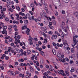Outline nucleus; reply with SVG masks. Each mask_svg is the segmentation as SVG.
Wrapping results in <instances>:
<instances>
[{
  "mask_svg": "<svg viewBox=\"0 0 78 78\" xmlns=\"http://www.w3.org/2000/svg\"><path fill=\"white\" fill-rule=\"evenodd\" d=\"M2 27H3V31H2V34H5V35H7V32L6 31V29H7V27L4 25L2 26Z\"/></svg>",
  "mask_w": 78,
  "mask_h": 78,
  "instance_id": "nucleus-1",
  "label": "nucleus"
},
{
  "mask_svg": "<svg viewBox=\"0 0 78 78\" xmlns=\"http://www.w3.org/2000/svg\"><path fill=\"white\" fill-rule=\"evenodd\" d=\"M73 43L72 44V46L73 47V48H75V45H76V44L77 43L78 41H76V39L75 38V37H73Z\"/></svg>",
  "mask_w": 78,
  "mask_h": 78,
  "instance_id": "nucleus-2",
  "label": "nucleus"
},
{
  "mask_svg": "<svg viewBox=\"0 0 78 78\" xmlns=\"http://www.w3.org/2000/svg\"><path fill=\"white\" fill-rule=\"evenodd\" d=\"M60 71H59V70L58 71V73L60 74H61V75H62L64 76H66V74H65L64 73V71H63V70L61 69V70H60ZM61 72H62V73H61Z\"/></svg>",
  "mask_w": 78,
  "mask_h": 78,
  "instance_id": "nucleus-3",
  "label": "nucleus"
},
{
  "mask_svg": "<svg viewBox=\"0 0 78 78\" xmlns=\"http://www.w3.org/2000/svg\"><path fill=\"white\" fill-rule=\"evenodd\" d=\"M33 37H31L29 36V39L28 40L30 42V45H33Z\"/></svg>",
  "mask_w": 78,
  "mask_h": 78,
  "instance_id": "nucleus-4",
  "label": "nucleus"
},
{
  "mask_svg": "<svg viewBox=\"0 0 78 78\" xmlns=\"http://www.w3.org/2000/svg\"><path fill=\"white\" fill-rule=\"evenodd\" d=\"M58 36L56 35H53L52 37H51V39L52 40H53L54 39H56L57 38Z\"/></svg>",
  "mask_w": 78,
  "mask_h": 78,
  "instance_id": "nucleus-5",
  "label": "nucleus"
},
{
  "mask_svg": "<svg viewBox=\"0 0 78 78\" xmlns=\"http://www.w3.org/2000/svg\"><path fill=\"white\" fill-rule=\"evenodd\" d=\"M30 30L29 28H27V30L26 31V33L27 35H29L30 34Z\"/></svg>",
  "mask_w": 78,
  "mask_h": 78,
  "instance_id": "nucleus-6",
  "label": "nucleus"
},
{
  "mask_svg": "<svg viewBox=\"0 0 78 78\" xmlns=\"http://www.w3.org/2000/svg\"><path fill=\"white\" fill-rule=\"evenodd\" d=\"M29 69H30V70L31 72H32V73H33V72H34V69H33V67H32L30 66Z\"/></svg>",
  "mask_w": 78,
  "mask_h": 78,
  "instance_id": "nucleus-7",
  "label": "nucleus"
},
{
  "mask_svg": "<svg viewBox=\"0 0 78 78\" xmlns=\"http://www.w3.org/2000/svg\"><path fill=\"white\" fill-rule=\"evenodd\" d=\"M56 45L57 46V47H62V46L63 45V44H59V43H57L56 44Z\"/></svg>",
  "mask_w": 78,
  "mask_h": 78,
  "instance_id": "nucleus-8",
  "label": "nucleus"
},
{
  "mask_svg": "<svg viewBox=\"0 0 78 78\" xmlns=\"http://www.w3.org/2000/svg\"><path fill=\"white\" fill-rule=\"evenodd\" d=\"M41 3L42 4V5H46V3L45 2V1L44 0H41Z\"/></svg>",
  "mask_w": 78,
  "mask_h": 78,
  "instance_id": "nucleus-9",
  "label": "nucleus"
},
{
  "mask_svg": "<svg viewBox=\"0 0 78 78\" xmlns=\"http://www.w3.org/2000/svg\"><path fill=\"white\" fill-rule=\"evenodd\" d=\"M52 44L53 46H54V47H55V48H56V49H58V47L56 46V44H55V43L53 42L52 43Z\"/></svg>",
  "mask_w": 78,
  "mask_h": 78,
  "instance_id": "nucleus-10",
  "label": "nucleus"
},
{
  "mask_svg": "<svg viewBox=\"0 0 78 78\" xmlns=\"http://www.w3.org/2000/svg\"><path fill=\"white\" fill-rule=\"evenodd\" d=\"M42 34L45 37H47V34H45L44 32H42V33H40V34Z\"/></svg>",
  "mask_w": 78,
  "mask_h": 78,
  "instance_id": "nucleus-11",
  "label": "nucleus"
},
{
  "mask_svg": "<svg viewBox=\"0 0 78 78\" xmlns=\"http://www.w3.org/2000/svg\"><path fill=\"white\" fill-rule=\"evenodd\" d=\"M6 2L8 5H11V1L10 0H7Z\"/></svg>",
  "mask_w": 78,
  "mask_h": 78,
  "instance_id": "nucleus-12",
  "label": "nucleus"
},
{
  "mask_svg": "<svg viewBox=\"0 0 78 78\" xmlns=\"http://www.w3.org/2000/svg\"><path fill=\"white\" fill-rule=\"evenodd\" d=\"M27 26L26 25H25L24 26H23L21 28L22 29V30H24V29H25L26 28H27Z\"/></svg>",
  "mask_w": 78,
  "mask_h": 78,
  "instance_id": "nucleus-13",
  "label": "nucleus"
},
{
  "mask_svg": "<svg viewBox=\"0 0 78 78\" xmlns=\"http://www.w3.org/2000/svg\"><path fill=\"white\" fill-rule=\"evenodd\" d=\"M63 45H68V44H67V42L66 40H65L64 41V42L63 43Z\"/></svg>",
  "mask_w": 78,
  "mask_h": 78,
  "instance_id": "nucleus-14",
  "label": "nucleus"
},
{
  "mask_svg": "<svg viewBox=\"0 0 78 78\" xmlns=\"http://www.w3.org/2000/svg\"><path fill=\"white\" fill-rule=\"evenodd\" d=\"M57 56L58 57H61V56L62 58H64V55H61L60 54L58 55Z\"/></svg>",
  "mask_w": 78,
  "mask_h": 78,
  "instance_id": "nucleus-15",
  "label": "nucleus"
},
{
  "mask_svg": "<svg viewBox=\"0 0 78 78\" xmlns=\"http://www.w3.org/2000/svg\"><path fill=\"white\" fill-rule=\"evenodd\" d=\"M19 14L20 15H21L22 16H25V13H22V12H19Z\"/></svg>",
  "mask_w": 78,
  "mask_h": 78,
  "instance_id": "nucleus-16",
  "label": "nucleus"
},
{
  "mask_svg": "<svg viewBox=\"0 0 78 78\" xmlns=\"http://www.w3.org/2000/svg\"><path fill=\"white\" fill-rule=\"evenodd\" d=\"M75 71V69L73 67L71 68V70H70V72L71 73L74 72Z\"/></svg>",
  "mask_w": 78,
  "mask_h": 78,
  "instance_id": "nucleus-17",
  "label": "nucleus"
},
{
  "mask_svg": "<svg viewBox=\"0 0 78 78\" xmlns=\"http://www.w3.org/2000/svg\"><path fill=\"white\" fill-rule=\"evenodd\" d=\"M16 9L18 11H20V7H19V6L18 5H17L16 6Z\"/></svg>",
  "mask_w": 78,
  "mask_h": 78,
  "instance_id": "nucleus-18",
  "label": "nucleus"
},
{
  "mask_svg": "<svg viewBox=\"0 0 78 78\" xmlns=\"http://www.w3.org/2000/svg\"><path fill=\"white\" fill-rule=\"evenodd\" d=\"M65 72L67 76H69V72L66 70L65 71Z\"/></svg>",
  "mask_w": 78,
  "mask_h": 78,
  "instance_id": "nucleus-19",
  "label": "nucleus"
},
{
  "mask_svg": "<svg viewBox=\"0 0 78 78\" xmlns=\"http://www.w3.org/2000/svg\"><path fill=\"white\" fill-rule=\"evenodd\" d=\"M53 31H49L48 32V34H50V35H51L52 34H53Z\"/></svg>",
  "mask_w": 78,
  "mask_h": 78,
  "instance_id": "nucleus-20",
  "label": "nucleus"
},
{
  "mask_svg": "<svg viewBox=\"0 0 78 78\" xmlns=\"http://www.w3.org/2000/svg\"><path fill=\"white\" fill-rule=\"evenodd\" d=\"M74 15H75V16L76 17H78V12H75L74 13Z\"/></svg>",
  "mask_w": 78,
  "mask_h": 78,
  "instance_id": "nucleus-21",
  "label": "nucleus"
},
{
  "mask_svg": "<svg viewBox=\"0 0 78 78\" xmlns=\"http://www.w3.org/2000/svg\"><path fill=\"white\" fill-rule=\"evenodd\" d=\"M48 42L47 41V40L46 39H44V41L43 42V44H46Z\"/></svg>",
  "mask_w": 78,
  "mask_h": 78,
  "instance_id": "nucleus-22",
  "label": "nucleus"
},
{
  "mask_svg": "<svg viewBox=\"0 0 78 78\" xmlns=\"http://www.w3.org/2000/svg\"><path fill=\"white\" fill-rule=\"evenodd\" d=\"M8 10L9 11H11V12H13V11H14V10H13V9L11 8L9 9H8Z\"/></svg>",
  "mask_w": 78,
  "mask_h": 78,
  "instance_id": "nucleus-23",
  "label": "nucleus"
},
{
  "mask_svg": "<svg viewBox=\"0 0 78 78\" xmlns=\"http://www.w3.org/2000/svg\"><path fill=\"white\" fill-rule=\"evenodd\" d=\"M5 20L7 22H9V19H8V17L5 18Z\"/></svg>",
  "mask_w": 78,
  "mask_h": 78,
  "instance_id": "nucleus-24",
  "label": "nucleus"
},
{
  "mask_svg": "<svg viewBox=\"0 0 78 78\" xmlns=\"http://www.w3.org/2000/svg\"><path fill=\"white\" fill-rule=\"evenodd\" d=\"M32 57H31V59L32 60H34V57L35 55H32Z\"/></svg>",
  "mask_w": 78,
  "mask_h": 78,
  "instance_id": "nucleus-25",
  "label": "nucleus"
},
{
  "mask_svg": "<svg viewBox=\"0 0 78 78\" xmlns=\"http://www.w3.org/2000/svg\"><path fill=\"white\" fill-rule=\"evenodd\" d=\"M31 52V51L30 50H28L27 51V54H30Z\"/></svg>",
  "mask_w": 78,
  "mask_h": 78,
  "instance_id": "nucleus-26",
  "label": "nucleus"
},
{
  "mask_svg": "<svg viewBox=\"0 0 78 78\" xmlns=\"http://www.w3.org/2000/svg\"><path fill=\"white\" fill-rule=\"evenodd\" d=\"M47 72L48 75H51V74H52V73L50 71H48Z\"/></svg>",
  "mask_w": 78,
  "mask_h": 78,
  "instance_id": "nucleus-27",
  "label": "nucleus"
},
{
  "mask_svg": "<svg viewBox=\"0 0 78 78\" xmlns=\"http://www.w3.org/2000/svg\"><path fill=\"white\" fill-rule=\"evenodd\" d=\"M23 8L25 9H27V7L26 6V5L24 4L23 5Z\"/></svg>",
  "mask_w": 78,
  "mask_h": 78,
  "instance_id": "nucleus-28",
  "label": "nucleus"
},
{
  "mask_svg": "<svg viewBox=\"0 0 78 78\" xmlns=\"http://www.w3.org/2000/svg\"><path fill=\"white\" fill-rule=\"evenodd\" d=\"M20 76L22 78H23L24 77V75L23 74H20Z\"/></svg>",
  "mask_w": 78,
  "mask_h": 78,
  "instance_id": "nucleus-29",
  "label": "nucleus"
},
{
  "mask_svg": "<svg viewBox=\"0 0 78 78\" xmlns=\"http://www.w3.org/2000/svg\"><path fill=\"white\" fill-rule=\"evenodd\" d=\"M12 75L13 76H16V73L15 72H13L12 73Z\"/></svg>",
  "mask_w": 78,
  "mask_h": 78,
  "instance_id": "nucleus-30",
  "label": "nucleus"
},
{
  "mask_svg": "<svg viewBox=\"0 0 78 78\" xmlns=\"http://www.w3.org/2000/svg\"><path fill=\"white\" fill-rule=\"evenodd\" d=\"M55 14L57 16H58V12H57V11L56 10L55 11Z\"/></svg>",
  "mask_w": 78,
  "mask_h": 78,
  "instance_id": "nucleus-31",
  "label": "nucleus"
},
{
  "mask_svg": "<svg viewBox=\"0 0 78 78\" xmlns=\"http://www.w3.org/2000/svg\"><path fill=\"white\" fill-rule=\"evenodd\" d=\"M44 9L46 11L47 13H48V9H47V8L45 7L44 8Z\"/></svg>",
  "mask_w": 78,
  "mask_h": 78,
  "instance_id": "nucleus-32",
  "label": "nucleus"
},
{
  "mask_svg": "<svg viewBox=\"0 0 78 78\" xmlns=\"http://www.w3.org/2000/svg\"><path fill=\"white\" fill-rule=\"evenodd\" d=\"M49 25H48V27H50V26H51V25H52V22H49Z\"/></svg>",
  "mask_w": 78,
  "mask_h": 78,
  "instance_id": "nucleus-33",
  "label": "nucleus"
},
{
  "mask_svg": "<svg viewBox=\"0 0 78 78\" xmlns=\"http://www.w3.org/2000/svg\"><path fill=\"white\" fill-rule=\"evenodd\" d=\"M52 52L53 53V54L54 55H56V51L55 50H52Z\"/></svg>",
  "mask_w": 78,
  "mask_h": 78,
  "instance_id": "nucleus-34",
  "label": "nucleus"
},
{
  "mask_svg": "<svg viewBox=\"0 0 78 78\" xmlns=\"http://www.w3.org/2000/svg\"><path fill=\"white\" fill-rule=\"evenodd\" d=\"M36 65L37 66H39V62H38V61H36Z\"/></svg>",
  "mask_w": 78,
  "mask_h": 78,
  "instance_id": "nucleus-35",
  "label": "nucleus"
},
{
  "mask_svg": "<svg viewBox=\"0 0 78 78\" xmlns=\"http://www.w3.org/2000/svg\"><path fill=\"white\" fill-rule=\"evenodd\" d=\"M31 20H34V16H32Z\"/></svg>",
  "mask_w": 78,
  "mask_h": 78,
  "instance_id": "nucleus-36",
  "label": "nucleus"
},
{
  "mask_svg": "<svg viewBox=\"0 0 78 78\" xmlns=\"http://www.w3.org/2000/svg\"><path fill=\"white\" fill-rule=\"evenodd\" d=\"M11 47H9V48L8 49V51L9 52H10V51H11Z\"/></svg>",
  "mask_w": 78,
  "mask_h": 78,
  "instance_id": "nucleus-37",
  "label": "nucleus"
},
{
  "mask_svg": "<svg viewBox=\"0 0 78 78\" xmlns=\"http://www.w3.org/2000/svg\"><path fill=\"white\" fill-rule=\"evenodd\" d=\"M71 52H72V53H74V52H75V50L73 49V48H71Z\"/></svg>",
  "mask_w": 78,
  "mask_h": 78,
  "instance_id": "nucleus-38",
  "label": "nucleus"
},
{
  "mask_svg": "<svg viewBox=\"0 0 78 78\" xmlns=\"http://www.w3.org/2000/svg\"><path fill=\"white\" fill-rule=\"evenodd\" d=\"M58 30L59 33H61V32H62V33H63V32L62 31V30H61V29H58Z\"/></svg>",
  "mask_w": 78,
  "mask_h": 78,
  "instance_id": "nucleus-39",
  "label": "nucleus"
},
{
  "mask_svg": "<svg viewBox=\"0 0 78 78\" xmlns=\"http://www.w3.org/2000/svg\"><path fill=\"white\" fill-rule=\"evenodd\" d=\"M66 62V60H65V58H63V59H62V62Z\"/></svg>",
  "mask_w": 78,
  "mask_h": 78,
  "instance_id": "nucleus-40",
  "label": "nucleus"
},
{
  "mask_svg": "<svg viewBox=\"0 0 78 78\" xmlns=\"http://www.w3.org/2000/svg\"><path fill=\"white\" fill-rule=\"evenodd\" d=\"M62 14H65L66 12H65V11L64 10H62Z\"/></svg>",
  "mask_w": 78,
  "mask_h": 78,
  "instance_id": "nucleus-41",
  "label": "nucleus"
},
{
  "mask_svg": "<svg viewBox=\"0 0 78 78\" xmlns=\"http://www.w3.org/2000/svg\"><path fill=\"white\" fill-rule=\"evenodd\" d=\"M61 36L62 37V38L63 39V38H64V34H61Z\"/></svg>",
  "mask_w": 78,
  "mask_h": 78,
  "instance_id": "nucleus-42",
  "label": "nucleus"
},
{
  "mask_svg": "<svg viewBox=\"0 0 78 78\" xmlns=\"http://www.w3.org/2000/svg\"><path fill=\"white\" fill-rule=\"evenodd\" d=\"M40 15L41 17H44V15L43 14V13H41Z\"/></svg>",
  "mask_w": 78,
  "mask_h": 78,
  "instance_id": "nucleus-43",
  "label": "nucleus"
},
{
  "mask_svg": "<svg viewBox=\"0 0 78 78\" xmlns=\"http://www.w3.org/2000/svg\"><path fill=\"white\" fill-rule=\"evenodd\" d=\"M52 23H53L54 25H56V21H55V20H53L52 21Z\"/></svg>",
  "mask_w": 78,
  "mask_h": 78,
  "instance_id": "nucleus-44",
  "label": "nucleus"
},
{
  "mask_svg": "<svg viewBox=\"0 0 78 78\" xmlns=\"http://www.w3.org/2000/svg\"><path fill=\"white\" fill-rule=\"evenodd\" d=\"M5 59L6 60H8L9 59V57L8 56H5Z\"/></svg>",
  "mask_w": 78,
  "mask_h": 78,
  "instance_id": "nucleus-45",
  "label": "nucleus"
},
{
  "mask_svg": "<svg viewBox=\"0 0 78 78\" xmlns=\"http://www.w3.org/2000/svg\"><path fill=\"white\" fill-rule=\"evenodd\" d=\"M9 37H9V36H7L5 37V38L6 39H9Z\"/></svg>",
  "mask_w": 78,
  "mask_h": 78,
  "instance_id": "nucleus-46",
  "label": "nucleus"
},
{
  "mask_svg": "<svg viewBox=\"0 0 78 78\" xmlns=\"http://www.w3.org/2000/svg\"><path fill=\"white\" fill-rule=\"evenodd\" d=\"M44 17L45 18V19H47L48 20H49V19H48V17H47V16H45V15H44Z\"/></svg>",
  "mask_w": 78,
  "mask_h": 78,
  "instance_id": "nucleus-47",
  "label": "nucleus"
},
{
  "mask_svg": "<svg viewBox=\"0 0 78 78\" xmlns=\"http://www.w3.org/2000/svg\"><path fill=\"white\" fill-rule=\"evenodd\" d=\"M35 67H36V69H37V70H38V71H40V69H39V67H37V66H36Z\"/></svg>",
  "mask_w": 78,
  "mask_h": 78,
  "instance_id": "nucleus-48",
  "label": "nucleus"
},
{
  "mask_svg": "<svg viewBox=\"0 0 78 78\" xmlns=\"http://www.w3.org/2000/svg\"><path fill=\"white\" fill-rule=\"evenodd\" d=\"M42 48L43 49H45L46 48V47L44 45H43L42 46Z\"/></svg>",
  "mask_w": 78,
  "mask_h": 78,
  "instance_id": "nucleus-49",
  "label": "nucleus"
},
{
  "mask_svg": "<svg viewBox=\"0 0 78 78\" xmlns=\"http://www.w3.org/2000/svg\"><path fill=\"white\" fill-rule=\"evenodd\" d=\"M13 72H12V70H9V71H8V72H9V73H12Z\"/></svg>",
  "mask_w": 78,
  "mask_h": 78,
  "instance_id": "nucleus-50",
  "label": "nucleus"
},
{
  "mask_svg": "<svg viewBox=\"0 0 78 78\" xmlns=\"http://www.w3.org/2000/svg\"><path fill=\"white\" fill-rule=\"evenodd\" d=\"M58 33V32L57 31H55L54 32L55 34H57Z\"/></svg>",
  "mask_w": 78,
  "mask_h": 78,
  "instance_id": "nucleus-51",
  "label": "nucleus"
},
{
  "mask_svg": "<svg viewBox=\"0 0 78 78\" xmlns=\"http://www.w3.org/2000/svg\"><path fill=\"white\" fill-rule=\"evenodd\" d=\"M0 68L1 69V70H4L3 66H0Z\"/></svg>",
  "mask_w": 78,
  "mask_h": 78,
  "instance_id": "nucleus-52",
  "label": "nucleus"
},
{
  "mask_svg": "<svg viewBox=\"0 0 78 78\" xmlns=\"http://www.w3.org/2000/svg\"><path fill=\"white\" fill-rule=\"evenodd\" d=\"M8 30L10 32H11V31H12V29L11 28H9Z\"/></svg>",
  "mask_w": 78,
  "mask_h": 78,
  "instance_id": "nucleus-53",
  "label": "nucleus"
},
{
  "mask_svg": "<svg viewBox=\"0 0 78 78\" xmlns=\"http://www.w3.org/2000/svg\"><path fill=\"white\" fill-rule=\"evenodd\" d=\"M19 61H21V62H23L24 60L23 58H21V59L19 60Z\"/></svg>",
  "mask_w": 78,
  "mask_h": 78,
  "instance_id": "nucleus-54",
  "label": "nucleus"
},
{
  "mask_svg": "<svg viewBox=\"0 0 78 78\" xmlns=\"http://www.w3.org/2000/svg\"><path fill=\"white\" fill-rule=\"evenodd\" d=\"M50 27V29H51L52 30H54V27H53V26H52L51 27Z\"/></svg>",
  "mask_w": 78,
  "mask_h": 78,
  "instance_id": "nucleus-55",
  "label": "nucleus"
},
{
  "mask_svg": "<svg viewBox=\"0 0 78 78\" xmlns=\"http://www.w3.org/2000/svg\"><path fill=\"white\" fill-rule=\"evenodd\" d=\"M20 23H21V24L23 23V21L20 20Z\"/></svg>",
  "mask_w": 78,
  "mask_h": 78,
  "instance_id": "nucleus-56",
  "label": "nucleus"
},
{
  "mask_svg": "<svg viewBox=\"0 0 78 78\" xmlns=\"http://www.w3.org/2000/svg\"><path fill=\"white\" fill-rule=\"evenodd\" d=\"M42 50V48H40L38 49L39 51H41V50Z\"/></svg>",
  "mask_w": 78,
  "mask_h": 78,
  "instance_id": "nucleus-57",
  "label": "nucleus"
},
{
  "mask_svg": "<svg viewBox=\"0 0 78 78\" xmlns=\"http://www.w3.org/2000/svg\"><path fill=\"white\" fill-rule=\"evenodd\" d=\"M3 66H4V67H6V66H7V65L6 64H3L2 65Z\"/></svg>",
  "mask_w": 78,
  "mask_h": 78,
  "instance_id": "nucleus-58",
  "label": "nucleus"
},
{
  "mask_svg": "<svg viewBox=\"0 0 78 78\" xmlns=\"http://www.w3.org/2000/svg\"><path fill=\"white\" fill-rule=\"evenodd\" d=\"M62 25L64 26V25H65V23H64V22H62Z\"/></svg>",
  "mask_w": 78,
  "mask_h": 78,
  "instance_id": "nucleus-59",
  "label": "nucleus"
},
{
  "mask_svg": "<svg viewBox=\"0 0 78 78\" xmlns=\"http://www.w3.org/2000/svg\"><path fill=\"white\" fill-rule=\"evenodd\" d=\"M24 64L23 63H21L20 64V66H23Z\"/></svg>",
  "mask_w": 78,
  "mask_h": 78,
  "instance_id": "nucleus-60",
  "label": "nucleus"
},
{
  "mask_svg": "<svg viewBox=\"0 0 78 78\" xmlns=\"http://www.w3.org/2000/svg\"><path fill=\"white\" fill-rule=\"evenodd\" d=\"M2 16L3 17H5V15L4 14V13H2Z\"/></svg>",
  "mask_w": 78,
  "mask_h": 78,
  "instance_id": "nucleus-61",
  "label": "nucleus"
},
{
  "mask_svg": "<svg viewBox=\"0 0 78 78\" xmlns=\"http://www.w3.org/2000/svg\"><path fill=\"white\" fill-rule=\"evenodd\" d=\"M34 5L33 4H31L30 5V6H31L32 7V8H33V7H34Z\"/></svg>",
  "mask_w": 78,
  "mask_h": 78,
  "instance_id": "nucleus-62",
  "label": "nucleus"
},
{
  "mask_svg": "<svg viewBox=\"0 0 78 78\" xmlns=\"http://www.w3.org/2000/svg\"><path fill=\"white\" fill-rule=\"evenodd\" d=\"M14 30L15 31H16V32H17V31H18V29H17L16 28H14Z\"/></svg>",
  "mask_w": 78,
  "mask_h": 78,
  "instance_id": "nucleus-63",
  "label": "nucleus"
},
{
  "mask_svg": "<svg viewBox=\"0 0 78 78\" xmlns=\"http://www.w3.org/2000/svg\"><path fill=\"white\" fill-rule=\"evenodd\" d=\"M23 55H24L25 56H26L27 55L26 54V51H24L23 52Z\"/></svg>",
  "mask_w": 78,
  "mask_h": 78,
  "instance_id": "nucleus-64",
  "label": "nucleus"
}]
</instances>
